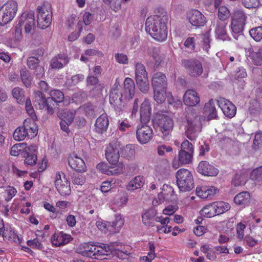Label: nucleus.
<instances>
[{
	"label": "nucleus",
	"mask_w": 262,
	"mask_h": 262,
	"mask_svg": "<svg viewBox=\"0 0 262 262\" xmlns=\"http://www.w3.org/2000/svg\"><path fill=\"white\" fill-rule=\"evenodd\" d=\"M166 23L167 18L164 16H150L146 19L145 30L156 40H164L167 36Z\"/></svg>",
	"instance_id": "obj_1"
},
{
	"label": "nucleus",
	"mask_w": 262,
	"mask_h": 262,
	"mask_svg": "<svg viewBox=\"0 0 262 262\" xmlns=\"http://www.w3.org/2000/svg\"><path fill=\"white\" fill-rule=\"evenodd\" d=\"M192 110L190 107L186 110L187 113L186 115L187 123L186 135L191 141L195 139L202 130V118L198 115L188 113L189 111L191 113Z\"/></svg>",
	"instance_id": "obj_2"
},
{
	"label": "nucleus",
	"mask_w": 262,
	"mask_h": 262,
	"mask_svg": "<svg viewBox=\"0 0 262 262\" xmlns=\"http://www.w3.org/2000/svg\"><path fill=\"white\" fill-rule=\"evenodd\" d=\"M177 184L180 191H190L194 187L192 173L187 169H180L176 173Z\"/></svg>",
	"instance_id": "obj_3"
},
{
	"label": "nucleus",
	"mask_w": 262,
	"mask_h": 262,
	"mask_svg": "<svg viewBox=\"0 0 262 262\" xmlns=\"http://www.w3.org/2000/svg\"><path fill=\"white\" fill-rule=\"evenodd\" d=\"M168 112L159 111L155 116L154 121L160 127L164 136L166 137L172 130L173 121Z\"/></svg>",
	"instance_id": "obj_4"
},
{
	"label": "nucleus",
	"mask_w": 262,
	"mask_h": 262,
	"mask_svg": "<svg viewBox=\"0 0 262 262\" xmlns=\"http://www.w3.org/2000/svg\"><path fill=\"white\" fill-rule=\"evenodd\" d=\"M37 26L41 29H46L51 24L52 12L49 4L39 6L37 8Z\"/></svg>",
	"instance_id": "obj_5"
},
{
	"label": "nucleus",
	"mask_w": 262,
	"mask_h": 262,
	"mask_svg": "<svg viewBox=\"0 0 262 262\" xmlns=\"http://www.w3.org/2000/svg\"><path fill=\"white\" fill-rule=\"evenodd\" d=\"M17 4L13 0L8 1L0 9V25L4 26L12 20L16 15Z\"/></svg>",
	"instance_id": "obj_6"
},
{
	"label": "nucleus",
	"mask_w": 262,
	"mask_h": 262,
	"mask_svg": "<svg viewBox=\"0 0 262 262\" xmlns=\"http://www.w3.org/2000/svg\"><path fill=\"white\" fill-rule=\"evenodd\" d=\"M181 63L187 73L191 77H199L203 73L202 64L199 60L194 58L183 59Z\"/></svg>",
	"instance_id": "obj_7"
},
{
	"label": "nucleus",
	"mask_w": 262,
	"mask_h": 262,
	"mask_svg": "<svg viewBox=\"0 0 262 262\" xmlns=\"http://www.w3.org/2000/svg\"><path fill=\"white\" fill-rule=\"evenodd\" d=\"M52 102V100L49 97L46 98L42 92L39 91L34 92V105L36 108L40 110L46 108L48 113L52 115L54 113Z\"/></svg>",
	"instance_id": "obj_8"
},
{
	"label": "nucleus",
	"mask_w": 262,
	"mask_h": 262,
	"mask_svg": "<svg viewBox=\"0 0 262 262\" xmlns=\"http://www.w3.org/2000/svg\"><path fill=\"white\" fill-rule=\"evenodd\" d=\"M18 24L19 26L24 27L26 33L33 34L35 28L34 12L32 11L24 12L20 16Z\"/></svg>",
	"instance_id": "obj_9"
},
{
	"label": "nucleus",
	"mask_w": 262,
	"mask_h": 262,
	"mask_svg": "<svg viewBox=\"0 0 262 262\" xmlns=\"http://www.w3.org/2000/svg\"><path fill=\"white\" fill-rule=\"evenodd\" d=\"M62 174L63 180L61 178L62 175L59 172L56 173L55 180V187L61 195H69L71 193L70 182L65 174L63 173H62Z\"/></svg>",
	"instance_id": "obj_10"
},
{
	"label": "nucleus",
	"mask_w": 262,
	"mask_h": 262,
	"mask_svg": "<svg viewBox=\"0 0 262 262\" xmlns=\"http://www.w3.org/2000/svg\"><path fill=\"white\" fill-rule=\"evenodd\" d=\"M120 144L118 142L110 143L105 150V157L107 161L112 165L119 162L120 157Z\"/></svg>",
	"instance_id": "obj_11"
},
{
	"label": "nucleus",
	"mask_w": 262,
	"mask_h": 262,
	"mask_svg": "<svg viewBox=\"0 0 262 262\" xmlns=\"http://www.w3.org/2000/svg\"><path fill=\"white\" fill-rule=\"evenodd\" d=\"M187 19L191 25L196 28L203 27L206 23L205 16L200 11L195 9L191 10L187 13Z\"/></svg>",
	"instance_id": "obj_12"
},
{
	"label": "nucleus",
	"mask_w": 262,
	"mask_h": 262,
	"mask_svg": "<svg viewBox=\"0 0 262 262\" xmlns=\"http://www.w3.org/2000/svg\"><path fill=\"white\" fill-rule=\"evenodd\" d=\"M36 151L37 146L35 145L25 146L21 152V156L25 158L24 162L26 165L32 166L36 163Z\"/></svg>",
	"instance_id": "obj_13"
},
{
	"label": "nucleus",
	"mask_w": 262,
	"mask_h": 262,
	"mask_svg": "<svg viewBox=\"0 0 262 262\" xmlns=\"http://www.w3.org/2000/svg\"><path fill=\"white\" fill-rule=\"evenodd\" d=\"M217 103L226 117L231 118L235 115L236 107L231 101L220 98L217 100Z\"/></svg>",
	"instance_id": "obj_14"
},
{
	"label": "nucleus",
	"mask_w": 262,
	"mask_h": 262,
	"mask_svg": "<svg viewBox=\"0 0 262 262\" xmlns=\"http://www.w3.org/2000/svg\"><path fill=\"white\" fill-rule=\"evenodd\" d=\"M153 135L152 128L146 124H143L141 127H138L136 136L138 141L143 144L148 142Z\"/></svg>",
	"instance_id": "obj_15"
},
{
	"label": "nucleus",
	"mask_w": 262,
	"mask_h": 262,
	"mask_svg": "<svg viewBox=\"0 0 262 262\" xmlns=\"http://www.w3.org/2000/svg\"><path fill=\"white\" fill-rule=\"evenodd\" d=\"M167 85V78L164 73L158 72L153 75L151 79V85L153 89H166Z\"/></svg>",
	"instance_id": "obj_16"
},
{
	"label": "nucleus",
	"mask_w": 262,
	"mask_h": 262,
	"mask_svg": "<svg viewBox=\"0 0 262 262\" xmlns=\"http://www.w3.org/2000/svg\"><path fill=\"white\" fill-rule=\"evenodd\" d=\"M197 171L202 175L209 177L215 176L219 172L217 169L206 161L200 162L197 167Z\"/></svg>",
	"instance_id": "obj_17"
},
{
	"label": "nucleus",
	"mask_w": 262,
	"mask_h": 262,
	"mask_svg": "<svg viewBox=\"0 0 262 262\" xmlns=\"http://www.w3.org/2000/svg\"><path fill=\"white\" fill-rule=\"evenodd\" d=\"M151 108L150 102L145 99L141 104L140 108V121L142 124H147L150 119Z\"/></svg>",
	"instance_id": "obj_18"
},
{
	"label": "nucleus",
	"mask_w": 262,
	"mask_h": 262,
	"mask_svg": "<svg viewBox=\"0 0 262 262\" xmlns=\"http://www.w3.org/2000/svg\"><path fill=\"white\" fill-rule=\"evenodd\" d=\"M68 163L70 167L75 171H85L86 165L84 161L76 154L71 155L69 157Z\"/></svg>",
	"instance_id": "obj_19"
},
{
	"label": "nucleus",
	"mask_w": 262,
	"mask_h": 262,
	"mask_svg": "<svg viewBox=\"0 0 262 262\" xmlns=\"http://www.w3.org/2000/svg\"><path fill=\"white\" fill-rule=\"evenodd\" d=\"M70 58L65 54H58L50 61V67L53 69H59L66 66L69 62Z\"/></svg>",
	"instance_id": "obj_20"
},
{
	"label": "nucleus",
	"mask_w": 262,
	"mask_h": 262,
	"mask_svg": "<svg viewBox=\"0 0 262 262\" xmlns=\"http://www.w3.org/2000/svg\"><path fill=\"white\" fill-rule=\"evenodd\" d=\"M122 94L119 90L113 89L110 94V102L115 109L121 110L122 107Z\"/></svg>",
	"instance_id": "obj_21"
},
{
	"label": "nucleus",
	"mask_w": 262,
	"mask_h": 262,
	"mask_svg": "<svg viewBox=\"0 0 262 262\" xmlns=\"http://www.w3.org/2000/svg\"><path fill=\"white\" fill-rule=\"evenodd\" d=\"M72 238L70 235L67 234L62 232L55 233L51 237V243L56 247L64 245L69 243Z\"/></svg>",
	"instance_id": "obj_22"
},
{
	"label": "nucleus",
	"mask_w": 262,
	"mask_h": 262,
	"mask_svg": "<svg viewBox=\"0 0 262 262\" xmlns=\"http://www.w3.org/2000/svg\"><path fill=\"white\" fill-rule=\"evenodd\" d=\"M217 189L213 186L197 187L195 190L197 195L202 199H209L214 196Z\"/></svg>",
	"instance_id": "obj_23"
},
{
	"label": "nucleus",
	"mask_w": 262,
	"mask_h": 262,
	"mask_svg": "<svg viewBox=\"0 0 262 262\" xmlns=\"http://www.w3.org/2000/svg\"><path fill=\"white\" fill-rule=\"evenodd\" d=\"M183 101L185 105L193 106L200 102V97L195 91L188 90L184 95Z\"/></svg>",
	"instance_id": "obj_24"
},
{
	"label": "nucleus",
	"mask_w": 262,
	"mask_h": 262,
	"mask_svg": "<svg viewBox=\"0 0 262 262\" xmlns=\"http://www.w3.org/2000/svg\"><path fill=\"white\" fill-rule=\"evenodd\" d=\"M251 196L249 192L242 191L237 194L234 198V202L239 206L245 207L250 202Z\"/></svg>",
	"instance_id": "obj_25"
},
{
	"label": "nucleus",
	"mask_w": 262,
	"mask_h": 262,
	"mask_svg": "<svg viewBox=\"0 0 262 262\" xmlns=\"http://www.w3.org/2000/svg\"><path fill=\"white\" fill-rule=\"evenodd\" d=\"M109 124V121L107 115L102 114L96 120L95 123V129L97 133H102L106 130Z\"/></svg>",
	"instance_id": "obj_26"
},
{
	"label": "nucleus",
	"mask_w": 262,
	"mask_h": 262,
	"mask_svg": "<svg viewBox=\"0 0 262 262\" xmlns=\"http://www.w3.org/2000/svg\"><path fill=\"white\" fill-rule=\"evenodd\" d=\"M193 154L189 152L179 151L178 154L179 164L174 161L172 163V166L175 168H178L179 164L181 165L188 164L192 162Z\"/></svg>",
	"instance_id": "obj_27"
},
{
	"label": "nucleus",
	"mask_w": 262,
	"mask_h": 262,
	"mask_svg": "<svg viewBox=\"0 0 262 262\" xmlns=\"http://www.w3.org/2000/svg\"><path fill=\"white\" fill-rule=\"evenodd\" d=\"M50 97L49 98L52 100L53 105V110L57 106H60L59 104L62 103L64 99V95L63 93L57 90H54L50 92Z\"/></svg>",
	"instance_id": "obj_28"
},
{
	"label": "nucleus",
	"mask_w": 262,
	"mask_h": 262,
	"mask_svg": "<svg viewBox=\"0 0 262 262\" xmlns=\"http://www.w3.org/2000/svg\"><path fill=\"white\" fill-rule=\"evenodd\" d=\"M245 25L242 24L231 21L232 35L236 40H238L243 37V30Z\"/></svg>",
	"instance_id": "obj_29"
},
{
	"label": "nucleus",
	"mask_w": 262,
	"mask_h": 262,
	"mask_svg": "<svg viewBox=\"0 0 262 262\" xmlns=\"http://www.w3.org/2000/svg\"><path fill=\"white\" fill-rule=\"evenodd\" d=\"M26 121L23 126L17 127L14 131L13 137L16 141H22L25 139L27 136H29V132L27 126L25 125Z\"/></svg>",
	"instance_id": "obj_30"
},
{
	"label": "nucleus",
	"mask_w": 262,
	"mask_h": 262,
	"mask_svg": "<svg viewBox=\"0 0 262 262\" xmlns=\"http://www.w3.org/2000/svg\"><path fill=\"white\" fill-rule=\"evenodd\" d=\"M57 115L61 120L66 121L69 123H72L75 117V111L67 109L63 110L61 111H58Z\"/></svg>",
	"instance_id": "obj_31"
},
{
	"label": "nucleus",
	"mask_w": 262,
	"mask_h": 262,
	"mask_svg": "<svg viewBox=\"0 0 262 262\" xmlns=\"http://www.w3.org/2000/svg\"><path fill=\"white\" fill-rule=\"evenodd\" d=\"M204 112L208 114V119L209 120L217 118V112L213 99H211L208 103H206L204 107Z\"/></svg>",
	"instance_id": "obj_32"
},
{
	"label": "nucleus",
	"mask_w": 262,
	"mask_h": 262,
	"mask_svg": "<svg viewBox=\"0 0 262 262\" xmlns=\"http://www.w3.org/2000/svg\"><path fill=\"white\" fill-rule=\"evenodd\" d=\"M119 152L122 157L128 160L133 159L135 155V150L132 145L123 147L120 146Z\"/></svg>",
	"instance_id": "obj_33"
},
{
	"label": "nucleus",
	"mask_w": 262,
	"mask_h": 262,
	"mask_svg": "<svg viewBox=\"0 0 262 262\" xmlns=\"http://www.w3.org/2000/svg\"><path fill=\"white\" fill-rule=\"evenodd\" d=\"M125 92L128 93V97L132 99L135 95V85L133 80L130 78H126L124 81Z\"/></svg>",
	"instance_id": "obj_34"
},
{
	"label": "nucleus",
	"mask_w": 262,
	"mask_h": 262,
	"mask_svg": "<svg viewBox=\"0 0 262 262\" xmlns=\"http://www.w3.org/2000/svg\"><path fill=\"white\" fill-rule=\"evenodd\" d=\"M157 213V210L154 208L149 209L142 216V222L146 226L154 225L150 222V220L155 219V217Z\"/></svg>",
	"instance_id": "obj_35"
},
{
	"label": "nucleus",
	"mask_w": 262,
	"mask_h": 262,
	"mask_svg": "<svg viewBox=\"0 0 262 262\" xmlns=\"http://www.w3.org/2000/svg\"><path fill=\"white\" fill-rule=\"evenodd\" d=\"M79 172L75 171L70 174L72 182L74 185H82L85 182V176Z\"/></svg>",
	"instance_id": "obj_36"
},
{
	"label": "nucleus",
	"mask_w": 262,
	"mask_h": 262,
	"mask_svg": "<svg viewBox=\"0 0 262 262\" xmlns=\"http://www.w3.org/2000/svg\"><path fill=\"white\" fill-rule=\"evenodd\" d=\"M136 80L148 78L147 73L146 71L145 66L141 63H137L136 64Z\"/></svg>",
	"instance_id": "obj_37"
},
{
	"label": "nucleus",
	"mask_w": 262,
	"mask_h": 262,
	"mask_svg": "<svg viewBox=\"0 0 262 262\" xmlns=\"http://www.w3.org/2000/svg\"><path fill=\"white\" fill-rule=\"evenodd\" d=\"M216 215L224 213L229 210L230 208V205L224 202H214Z\"/></svg>",
	"instance_id": "obj_38"
},
{
	"label": "nucleus",
	"mask_w": 262,
	"mask_h": 262,
	"mask_svg": "<svg viewBox=\"0 0 262 262\" xmlns=\"http://www.w3.org/2000/svg\"><path fill=\"white\" fill-rule=\"evenodd\" d=\"M250 57L254 64L259 66L262 64V48L250 53Z\"/></svg>",
	"instance_id": "obj_39"
},
{
	"label": "nucleus",
	"mask_w": 262,
	"mask_h": 262,
	"mask_svg": "<svg viewBox=\"0 0 262 262\" xmlns=\"http://www.w3.org/2000/svg\"><path fill=\"white\" fill-rule=\"evenodd\" d=\"M115 219L112 222H108V226L115 228L116 230L119 231L124 223V220L120 214H116L115 215Z\"/></svg>",
	"instance_id": "obj_40"
},
{
	"label": "nucleus",
	"mask_w": 262,
	"mask_h": 262,
	"mask_svg": "<svg viewBox=\"0 0 262 262\" xmlns=\"http://www.w3.org/2000/svg\"><path fill=\"white\" fill-rule=\"evenodd\" d=\"M215 33L218 38L222 40H226L228 36L226 35L225 26L224 23H218L215 28Z\"/></svg>",
	"instance_id": "obj_41"
},
{
	"label": "nucleus",
	"mask_w": 262,
	"mask_h": 262,
	"mask_svg": "<svg viewBox=\"0 0 262 262\" xmlns=\"http://www.w3.org/2000/svg\"><path fill=\"white\" fill-rule=\"evenodd\" d=\"M97 168L101 170L102 172L105 173L107 175L118 174L120 173L122 171V170L117 168H112L111 170L107 169L106 164L103 163H99L97 165Z\"/></svg>",
	"instance_id": "obj_42"
},
{
	"label": "nucleus",
	"mask_w": 262,
	"mask_h": 262,
	"mask_svg": "<svg viewBox=\"0 0 262 262\" xmlns=\"http://www.w3.org/2000/svg\"><path fill=\"white\" fill-rule=\"evenodd\" d=\"M247 16L242 10L236 11L232 18V21L245 25Z\"/></svg>",
	"instance_id": "obj_43"
},
{
	"label": "nucleus",
	"mask_w": 262,
	"mask_h": 262,
	"mask_svg": "<svg viewBox=\"0 0 262 262\" xmlns=\"http://www.w3.org/2000/svg\"><path fill=\"white\" fill-rule=\"evenodd\" d=\"M136 81L139 90L144 94L147 93L149 90V83L148 78L138 79Z\"/></svg>",
	"instance_id": "obj_44"
},
{
	"label": "nucleus",
	"mask_w": 262,
	"mask_h": 262,
	"mask_svg": "<svg viewBox=\"0 0 262 262\" xmlns=\"http://www.w3.org/2000/svg\"><path fill=\"white\" fill-rule=\"evenodd\" d=\"M84 249L80 252L81 254L86 257L94 258V251L96 250V245L85 244L83 247Z\"/></svg>",
	"instance_id": "obj_45"
},
{
	"label": "nucleus",
	"mask_w": 262,
	"mask_h": 262,
	"mask_svg": "<svg viewBox=\"0 0 262 262\" xmlns=\"http://www.w3.org/2000/svg\"><path fill=\"white\" fill-rule=\"evenodd\" d=\"M249 34L256 41L262 39V26L253 28L249 30Z\"/></svg>",
	"instance_id": "obj_46"
},
{
	"label": "nucleus",
	"mask_w": 262,
	"mask_h": 262,
	"mask_svg": "<svg viewBox=\"0 0 262 262\" xmlns=\"http://www.w3.org/2000/svg\"><path fill=\"white\" fill-rule=\"evenodd\" d=\"M202 211L207 217H211L216 215L214 203L203 208Z\"/></svg>",
	"instance_id": "obj_47"
},
{
	"label": "nucleus",
	"mask_w": 262,
	"mask_h": 262,
	"mask_svg": "<svg viewBox=\"0 0 262 262\" xmlns=\"http://www.w3.org/2000/svg\"><path fill=\"white\" fill-rule=\"evenodd\" d=\"M166 89L156 90L154 89V99L158 103H162L165 100V92Z\"/></svg>",
	"instance_id": "obj_48"
},
{
	"label": "nucleus",
	"mask_w": 262,
	"mask_h": 262,
	"mask_svg": "<svg viewBox=\"0 0 262 262\" xmlns=\"http://www.w3.org/2000/svg\"><path fill=\"white\" fill-rule=\"evenodd\" d=\"M21 79L26 87H30L32 84V78L28 71L23 70L20 71Z\"/></svg>",
	"instance_id": "obj_49"
},
{
	"label": "nucleus",
	"mask_w": 262,
	"mask_h": 262,
	"mask_svg": "<svg viewBox=\"0 0 262 262\" xmlns=\"http://www.w3.org/2000/svg\"><path fill=\"white\" fill-rule=\"evenodd\" d=\"M25 146H27V144L25 143L14 145L11 148L10 154L14 156H17L19 154L21 155V152L24 150Z\"/></svg>",
	"instance_id": "obj_50"
},
{
	"label": "nucleus",
	"mask_w": 262,
	"mask_h": 262,
	"mask_svg": "<svg viewBox=\"0 0 262 262\" xmlns=\"http://www.w3.org/2000/svg\"><path fill=\"white\" fill-rule=\"evenodd\" d=\"M12 94L14 98L17 100L19 104H23L25 98L21 90L19 88H15L12 91Z\"/></svg>",
	"instance_id": "obj_51"
},
{
	"label": "nucleus",
	"mask_w": 262,
	"mask_h": 262,
	"mask_svg": "<svg viewBox=\"0 0 262 262\" xmlns=\"http://www.w3.org/2000/svg\"><path fill=\"white\" fill-rule=\"evenodd\" d=\"M219 7L218 17L219 19L221 20H224L228 18L230 15V13L228 9L224 6Z\"/></svg>",
	"instance_id": "obj_52"
},
{
	"label": "nucleus",
	"mask_w": 262,
	"mask_h": 262,
	"mask_svg": "<svg viewBox=\"0 0 262 262\" xmlns=\"http://www.w3.org/2000/svg\"><path fill=\"white\" fill-rule=\"evenodd\" d=\"M252 180L260 182L262 181V166L254 170L250 173Z\"/></svg>",
	"instance_id": "obj_53"
},
{
	"label": "nucleus",
	"mask_w": 262,
	"mask_h": 262,
	"mask_svg": "<svg viewBox=\"0 0 262 262\" xmlns=\"http://www.w3.org/2000/svg\"><path fill=\"white\" fill-rule=\"evenodd\" d=\"M40 60L38 57H36L34 56L29 57L27 60V64L28 68L33 70L35 69L39 66Z\"/></svg>",
	"instance_id": "obj_54"
},
{
	"label": "nucleus",
	"mask_w": 262,
	"mask_h": 262,
	"mask_svg": "<svg viewBox=\"0 0 262 262\" xmlns=\"http://www.w3.org/2000/svg\"><path fill=\"white\" fill-rule=\"evenodd\" d=\"M181 150L179 151L189 152L193 154L194 148L192 143H190L187 140H185L181 145Z\"/></svg>",
	"instance_id": "obj_55"
},
{
	"label": "nucleus",
	"mask_w": 262,
	"mask_h": 262,
	"mask_svg": "<svg viewBox=\"0 0 262 262\" xmlns=\"http://www.w3.org/2000/svg\"><path fill=\"white\" fill-rule=\"evenodd\" d=\"M232 184L235 186H241L245 184L244 176L241 173H236L232 180Z\"/></svg>",
	"instance_id": "obj_56"
},
{
	"label": "nucleus",
	"mask_w": 262,
	"mask_h": 262,
	"mask_svg": "<svg viewBox=\"0 0 262 262\" xmlns=\"http://www.w3.org/2000/svg\"><path fill=\"white\" fill-rule=\"evenodd\" d=\"M77 28L78 29V32H73L69 35L68 37V39L69 41H74L76 40L80 36V33L82 30V23H78L77 24Z\"/></svg>",
	"instance_id": "obj_57"
},
{
	"label": "nucleus",
	"mask_w": 262,
	"mask_h": 262,
	"mask_svg": "<svg viewBox=\"0 0 262 262\" xmlns=\"http://www.w3.org/2000/svg\"><path fill=\"white\" fill-rule=\"evenodd\" d=\"M85 115L89 117H92L95 114V106L91 103L85 104L83 106Z\"/></svg>",
	"instance_id": "obj_58"
},
{
	"label": "nucleus",
	"mask_w": 262,
	"mask_h": 262,
	"mask_svg": "<svg viewBox=\"0 0 262 262\" xmlns=\"http://www.w3.org/2000/svg\"><path fill=\"white\" fill-rule=\"evenodd\" d=\"M262 145V133H257L255 135V138L253 140V149L255 150L259 149L260 146Z\"/></svg>",
	"instance_id": "obj_59"
},
{
	"label": "nucleus",
	"mask_w": 262,
	"mask_h": 262,
	"mask_svg": "<svg viewBox=\"0 0 262 262\" xmlns=\"http://www.w3.org/2000/svg\"><path fill=\"white\" fill-rule=\"evenodd\" d=\"M25 107L27 113L32 117L35 116V112L30 98L25 99Z\"/></svg>",
	"instance_id": "obj_60"
},
{
	"label": "nucleus",
	"mask_w": 262,
	"mask_h": 262,
	"mask_svg": "<svg viewBox=\"0 0 262 262\" xmlns=\"http://www.w3.org/2000/svg\"><path fill=\"white\" fill-rule=\"evenodd\" d=\"M243 5L247 8L257 7L259 5L258 0H242Z\"/></svg>",
	"instance_id": "obj_61"
},
{
	"label": "nucleus",
	"mask_w": 262,
	"mask_h": 262,
	"mask_svg": "<svg viewBox=\"0 0 262 262\" xmlns=\"http://www.w3.org/2000/svg\"><path fill=\"white\" fill-rule=\"evenodd\" d=\"M235 73L234 77L236 79L244 78L247 76L246 70L243 67L237 68Z\"/></svg>",
	"instance_id": "obj_62"
},
{
	"label": "nucleus",
	"mask_w": 262,
	"mask_h": 262,
	"mask_svg": "<svg viewBox=\"0 0 262 262\" xmlns=\"http://www.w3.org/2000/svg\"><path fill=\"white\" fill-rule=\"evenodd\" d=\"M87 86H96L99 82L97 76L95 75H89L86 79Z\"/></svg>",
	"instance_id": "obj_63"
},
{
	"label": "nucleus",
	"mask_w": 262,
	"mask_h": 262,
	"mask_svg": "<svg viewBox=\"0 0 262 262\" xmlns=\"http://www.w3.org/2000/svg\"><path fill=\"white\" fill-rule=\"evenodd\" d=\"M115 58L118 62L122 64H126L128 61V58L126 55L121 53H117L115 55Z\"/></svg>",
	"instance_id": "obj_64"
}]
</instances>
